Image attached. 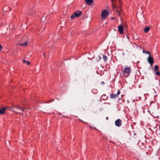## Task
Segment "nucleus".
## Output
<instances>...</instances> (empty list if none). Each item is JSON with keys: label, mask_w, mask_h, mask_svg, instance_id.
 Segmentation results:
<instances>
[{"label": "nucleus", "mask_w": 160, "mask_h": 160, "mask_svg": "<svg viewBox=\"0 0 160 160\" xmlns=\"http://www.w3.org/2000/svg\"><path fill=\"white\" fill-rule=\"evenodd\" d=\"M23 63H26L28 65H29L30 64V62H29L26 61L25 60H23Z\"/></svg>", "instance_id": "nucleus-17"}, {"label": "nucleus", "mask_w": 160, "mask_h": 160, "mask_svg": "<svg viewBox=\"0 0 160 160\" xmlns=\"http://www.w3.org/2000/svg\"><path fill=\"white\" fill-rule=\"evenodd\" d=\"M150 30V28L149 27H147L145 28L144 29V31L145 33H147Z\"/></svg>", "instance_id": "nucleus-14"}, {"label": "nucleus", "mask_w": 160, "mask_h": 160, "mask_svg": "<svg viewBox=\"0 0 160 160\" xmlns=\"http://www.w3.org/2000/svg\"><path fill=\"white\" fill-rule=\"evenodd\" d=\"M99 58L100 59H101V57H100V56H99Z\"/></svg>", "instance_id": "nucleus-26"}, {"label": "nucleus", "mask_w": 160, "mask_h": 160, "mask_svg": "<svg viewBox=\"0 0 160 160\" xmlns=\"http://www.w3.org/2000/svg\"><path fill=\"white\" fill-rule=\"evenodd\" d=\"M115 123L116 126L119 127L121 126L122 124V121L121 119H118L115 121Z\"/></svg>", "instance_id": "nucleus-9"}, {"label": "nucleus", "mask_w": 160, "mask_h": 160, "mask_svg": "<svg viewBox=\"0 0 160 160\" xmlns=\"http://www.w3.org/2000/svg\"><path fill=\"white\" fill-rule=\"evenodd\" d=\"M116 15L119 16L120 14V10L119 11H117V10L116 12H115Z\"/></svg>", "instance_id": "nucleus-18"}, {"label": "nucleus", "mask_w": 160, "mask_h": 160, "mask_svg": "<svg viewBox=\"0 0 160 160\" xmlns=\"http://www.w3.org/2000/svg\"><path fill=\"white\" fill-rule=\"evenodd\" d=\"M28 41V39L27 37H24L20 41L21 42H19L18 45L20 46H25L27 44V42Z\"/></svg>", "instance_id": "nucleus-1"}, {"label": "nucleus", "mask_w": 160, "mask_h": 160, "mask_svg": "<svg viewBox=\"0 0 160 160\" xmlns=\"http://www.w3.org/2000/svg\"><path fill=\"white\" fill-rule=\"evenodd\" d=\"M120 93V91H118L116 94H110V97L112 99H115L117 98L118 97V95Z\"/></svg>", "instance_id": "nucleus-8"}, {"label": "nucleus", "mask_w": 160, "mask_h": 160, "mask_svg": "<svg viewBox=\"0 0 160 160\" xmlns=\"http://www.w3.org/2000/svg\"><path fill=\"white\" fill-rule=\"evenodd\" d=\"M123 28L122 25H120L118 26V30L119 31L120 34H122L123 32Z\"/></svg>", "instance_id": "nucleus-10"}, {"label": "nucleus", "mask_w": 160, "mask_h": 160, "mask_svg": "<svg viewBox=\"0 0 160 160\" xmlns=\"http://www.w3.org/2000/svg\"><path fill=\"white\" fill-rule=\"evenodd\" d=\"M86 3L89 5H90L92 4L93 2V1L92 0H85Z\"/></svg>", "instance_id": "nucleus-13"}, {"label": "nucleus", "mask_w": 160, "mask_h": 160, "mask_svg": "<svg viewBox=\"0 0 160 160\" xmlns=\"http://www.w3.org/2000/svg\"><path fill=\"white\" fill-rule=\"evenodd\" d=\"M154 72L156 73V74L157 75H160V72L158 70L155 71Z\"/></svg>", "instance_id": "nucleus-19"}, {"label": "nucleus", "mask_w": 160, "mask_h": 160, "mask_svg": "<svg viewBox=\"0 0 160 160\" xmlns=\"http://www.w3.org/2000/svg\"><path fill=\"white\" fill-rule=\"evenodd\" d=\"M43 55H44V53L43 54Z\"/></svg>", "instance_id": "nucleus-31"}, {"label": "nucleus", "mask_w": 160, "mask_h": 160, "mask_svg": "<svg viewBox=\"0 0 160 160\" xmlns=\"http://www.w3.org/2000/svg\"><path fill=\"white\" fill-rule=\"evenodd\" d=\"M146 54H149V56L147 58V61L149 63L152 65L154 62L153 58L151 57V54L149 52L147 51Z\"/></svg>", "instance_id": "nucleus-3"}, {"label": "nucleus", "mask_w": 160, "mask_h": 160, "mask_svg": "<svg viewBox=\"0 0 160 160\" xmlns=\"http://www.w3.org/2000/svg\"><path fill=\"white\" fill-rule=\"evenodd\" d=\"M112 7L113 8V9L114 11L116 12L117 10L119 11L120 10H121V8L120 7H118V8L117 7V6H116L115 4H114V3L116 2V0H115L114 2H113L112 0Z\"/></svg>", "instance_id": "nucleus-7"}, {"label": "nucleus", "mask_w": 160, "mask_h": 160, "mask_svg": "<svg viewBox=\"0 0 160 160\" xmlns=\"http://www.w3.org/2000/svg\"><path fill=\"white\" fill-rule=\"evenodd\" d=\"M122 54H123V55H124V53H122Z\"/></svg>", "instance_id": "nucleus-30"}, {"label": "nucleus", "mask_w": 160, "mask_h": 160, "mask_svg": "<svg viewBox=\"0 0 160 160\" xmlns=\"http://www.w3.org/2000/svg\"><path fill=\"white\" fill-rule=\"evenodd\" d=\"M147 52V51H146H146H145V50H143V51H142V52H143V53H146V52Z\"/></svg>", "instance_id": "nucleus-22"}, {"label": "nucleus", "mask_w": 160, "mask_h": 160, "mask_svg": "<svg viewBox=\"0 0 160 160\" xmlns=\"http://www.w3.org/2000/svg\"><path fill=\"white\" fill-rule=\"evenodd\" d=\"M2 48V47L1 45L0 44V51L1 50V49Z\"/></svg>", "instance_id": "nucleus-21"}, {"label": "nucleus", "mask_w": 160, "mask_h": 160, "mask_svg": "<svg viewBox=\"0 0 160 160\" xmlns=\"http://www.w3.org/2000/svg\"><path fill=\"white\" fill-rule=\"evenodd\" d=\"M14 108H15V109H17L19 110H20L22 112H24L25 111V110L26 109V108H21V107H20L19 106H15V107H14L12 108H11L10 109H9V110H11L12 111H13L15 112H16L17 113H19L21 114V113H20V112L18 113V112H17L15 111L14 110Z\"/></svg>", "instance_id": "nucleus-2"}, {"label": "nucleus", "mask_w": 160, "mask_h": 160, "mask_svg": "<svg viewBox=\"0 0 160 160\" xmlns=\"http://www.w3.org/2000/svg\"><path fill=\"white\" fill-rule=\"evenodd\" d=\"M8 109V108H2L0 109V114H3L5 113V111Z\"/></svg>", "instance_id": "nucleus-12"}, {"label": "nucleus", "mask_w": 160, "mask_h": 160, "mask_svg": "<svg viewBox=\"0 0 160 160\" xmlns=\"http://www.w3.org/2000/svg\"><path fill=\"white\" fill-rule=\"evenodd\" d=\"M104 84V82H101V84L102 85H103Z\"/></svg>", "instance_id": "nucleus-20"}, {"label": "nucleus", "mask_w": 160, "mask_h": 160, "mask_svg": "<svg viewBox=\"0 0 160 160\" xmlns=\"http://www.w3.org/2000/svg\"><path fill=\"white\" fill-rule=\"evenodd\" d=\"M82 12L81 11H77L71 16V18H78L82 14Z\"/></svg>", "instance_id": "nucleus-5"}, {"label": "nucleus", "mask_w": 160, "mask_h": 160, "mask_svg": "<svg viewBox=\"0 0 160 160\" xmlns=\"http://www.w3.org/2000/svg\"><path fill=\"white\" fill-rule=\"evenodd\" d=\"M108 118H108V117H107L106 118V119H107V120H108Z\"/></svg>", "instance_id": "nucleus-23"}, {"label": "nucleus", "mask_w": 160, "mask_h": 160, "mask_svg": "<svg viewBox=\"0 0 160 160\" xmlns=\"http://www.w3.org/2000/svg\"><path fill=\"white\" fill-rule=\"evenodd\" d=\"M159 68V67L157 65H156L154 67V72L156 71H157L158 70Z\"/></svg>", "instance_id": "nucleus-16"}, {"label": "nucleus", "mask_w": 160, "mask_h": 160, "mask_svg": "<svg viewBox=\"0 0 160 160\" xmlns=\"http://www.w3.org/2000/svg\"><path fill=\"white\" fill-rule=\"evenodd\" d=\"M102 58L105 62H106L108 59L107 56L106 55H103Z\"/></svg>", "instance_id": "nucleus-15"}, {"label": "nucleus", "mask_w": 160, "mask_h": 160, "mask_svg": "<svg viewBox=\"0 0 160 160\" xmlns=\"http://www.w3.org/2000/svg\"><path fill=\"white\" fill-rule=\"evenodd\" d=\"M113 2H114L115 1V0H112Z\"/></svg>", "instance_id": "nucleus-29"}, {"label": "nucleus", "mask_w": 160, "mask_h": 160, "mask_svg": "<svg viewBox=\"0 0 160 160\" xmlns=\"http://www.w3.org/2000/svg\"><path fill=\"white\" fill-rule=\"evenodd\" d=\"M108 11L104 10L102 11L101 14V16L103 19L106 18L108 15Z\"/></svg>", "instance_id": "nucleus-6"}, {"label": "nucleus", "mask_w": 160, "mask_h": 160, "mask_svg": "<svg viewBox=\"0 0 160 160\" xmlns=\"http://www.w3.org/2000/svg\"><path fill=\"white\" fill-rule=\"evenodd\" d=\"M127 102H128V103H129V101L128 100V101H127Z\"/></svg>", "instance_id": "nucleus-28"}, {"label": "nucleus", "mask_w": 160, "mask_h": 160, "mask_svg": "<svg viewBox=\"0 0 160 160\" xmlns=\"http://www.w3.org/2000/svg\"><path fill=\"white\" fill-rule=\"evenodd\" d=\"M5 8H4L3 11H5Z\"/></svg>", "instance_id": "nucleus-27"}, {"label": "nucleus", "mask_w": 160, "mask_h": 160, "mask_svg": "<svg viewBox=\"0 0 160 160\" xmlns=\"http://www.w3.org/2000/svg\"><path fill=\"white\" fill-rule=\"evenodd\" d=\"M35 8L34 6L32 7L28 11V14L30 15H32L35 12L34 10Z\"/></svg>", "instance_id": "nucleus-11"}, {"label": "nucleus", "mask_w": 160, "mask_h": 160, "mask_svg": "<svg viewBox=\"0 0 160 160\" xmlns=\"http://www.w3.org/2000/svg\"><path fill=\"white\" fill-rule=\"evenodd\" d=\"M111 19H114V18H113V17H112L111 18Z\"/></svg>", "instance_id": "nucleus-24"}, {"label": "nucleus", "mask_w": 160, "mask_h": 160, "mask_svg": "<svg viewBox=\"0 0 160 160\" xmlns=\"http://www.w3.org/2000/svg\"><path fill=\"white\" fill-rule=\"evenodd\" d=\"M124 70L123 72L127 74V77L129 75L131 72V68L128 66H125L124 67Z\"/></svg>", "instance_id": "nucleus-4"}, {"label": "nucleus", "mask_w": 160, "mask_h": 160, "mask_svg": "<svg viewBox=\"0 0 160 160\" xmlns=\"http://www.w3.org/2000/svg\"><path fill=\"white\" fill-rule=\"evenodd\" d=\"M95 90H96L95 89H93L92 90V92H93L94 91H95Z\"/></svg>", "instance_id": "nucleus-25"}]
</instances>
